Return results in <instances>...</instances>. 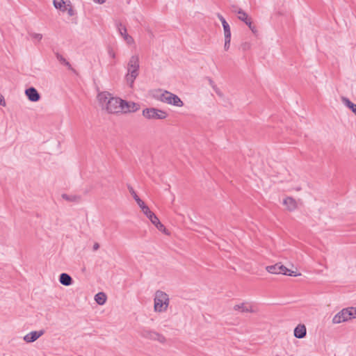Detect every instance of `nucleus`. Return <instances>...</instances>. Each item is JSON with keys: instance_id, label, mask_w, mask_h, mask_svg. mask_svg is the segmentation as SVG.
Masks as SVG:
<instances>
[{"instance_id": "2", "label": "nucleus", "mask_w": 356, "mask_h": 356, "mask_svg": "<svg viewBox=\"0 0 356 356\" xmlns=\"http://www.w3.org/2000/svg\"><path fill=\"white\" fill-rule=\"evenodd\" d=\"M152 97L163 103L177 107L184 106L181 99L177 95L167 90H155L152 92Z\"/></svg>"}, {"instance_id": "22", "label": "nucleus", "mask_w": 356, "mask_h": 356, "mask_svg": "<svg viewBox=\"0 0 356 356\" xmlns=\"http://www.w3.org/2000/svg\"><path fill=\"white\" fill-rule=\"evenodd\" d=\"M62 198L69 202H79L81 199L79 196L70 195L67 194H63Z\"/></svg>"}, {"instance_id": "40", "label": "nucleus", "mask_w": 356, "mask_h": 356, "mask_svg": "<svg viewBox=\"0 0 356 356\" xmlns=\"http://www.w3.org/2000/svg\"><path fill=\"white\" fill-rule=\"evenodd\" d=\"M95 3L102 4L106 2V0H92Z\"/></svg>"}, {"instance_id": "10", "label": "nucleus", "mask_w": 356, "mask_h": 356, "mask_svg": "<svg viewBox=\"0 0 356 356\" xmlns=\"http://www.w3.org/2000/svg\"><path fill=\"white\" fill-rule=\"evenodd\" d=\"M25 94L28 99L31 102H38L40 98V94L37 90L33 87L26 89L25 90Z\"/></svg>"}, {"instance_id": "20", "label": "nucleus", "mask_w": 356, "mask_h": 356, "mask_svg": "<svg viewBox=\"0 0 356 356\" xmlns=\"http://www.w3.org/2000/svg\"><path fill=\"white\" fill-rule=\"evenodd\" d=\"M343 103L348 108H350L356 115V104L353 103L351 101H350L346 97L342 98Z\"/></svg>"}, {"instance_id": "13", "label": "nucleus", "mask_w": 356, "mask_h": 356, "mask_svg": "<svg viewBox=\"0 0 356 356\" xmlns=\"http://www.w3.org/2000/svg\"><path fill=\"white\" fill-rule=\"evenodd\" d=\"M307 332L305 325L299 324L294 330V336L296 338L302 339L305 337Z\"/></svg>"}, {"instance_id": "16", "label": "nucleus", "mask_w": 356, "mask_h": 356, "mask_svg": "<svg viewBox=\"0 0 356 356\" xmlns=\"http://www.w3.org/2000/svg\"><path fill=\"white\" fill-rule=\"evenodd\" d=\"M67 2L70 3L68 0H54L53 3L56 8L65 11L67 7Z\"/></svg>"}, {"instance_id": "35", "label": "nucleus", "mask_w": 356, "mask_h": 356, "mask_svg": "<svg viewBox=\"0 0 356 356\" xmlns=\"http://www.w3.org/2000/svg\"><path fill=\"white\" fill-rule=\"evenodd\" d=\"M250 43L245 42L242 44V48L243 50H248L250 48Z\"/></svg>"}, {"instance_id": "6", "label": "nucleus", "mask_w": 356, "mask_h": 356, "mask_svg": "<svg viewBox=\"0 0 356 356\" xmlns=\"http://www.w3.org/2000/svg\"><path fill=\"white\" fill-rule=\"evenodd\" d=\"M139 334L141 337L152 340L156 341L162 344L166 342V338L161 334L157 332L154 330H151L147 327H143L139 331Z\"/></svg>"}, {"instance_id": "21", "label": "nucleus", "mask_w": 356, "mask_h": 356, "mask_svg": "<svg viewBox=\"0 0 356 356\" xmlns=\"http://www.w3.org/2000/svg\"><path fill=\"white\" fill-rule=\"evenodd\" d=\"M266 270L272 274H280V263L272 266H266Z\"/></svg>"}, {"instance_id": "31", "label": "nucleus", "mask_w": 356, "mask_h": 356, "mask_svg": "<svg viewBox=\"0 0 356 356\" xmlns=\"http://www.w3.org/2000/svg\"><path fill=\"white\" fill-rule=\"evenodd\" d=\"M217 17L219 19V20L221 22L222 25L227 24V22L226 21V19L223 17V16L222 15H220V13H218Z\"/></svg>"}, {"instance_id": "34", "label": "nucleus", "mask_w": 356, "mask_h": 356, "mask_svg": "<svg viewBox=\"0 0 356 356\" xmlns=\"http://www.w3.org/2000/svg\"><path fill=\"white\" fill-rule=\"evenodd\" d=\"M212 88L218 95L222 96V92L216 85H215Z\"/></svg>"}, {"instance_id": "12", "label": "nucleus", "mask_w": 356, "mask_h": 356, "mask_svg": "<svg viewBox=\"0 0 356 356\" xmlns=\"http://www.w3.org/2000/svg\"><path fill=\"white\" fill-rule=\"evenodd\" d=\"M232 12L237 15L238 19L245 23L250 19L248 14L244 10L236 6H232Z\"/></svg>"}, {"instance_id": "14", "label": "nucleus", "mask_w": 356, "mask_h": 356, "mask_svg": "<svg viewBox=\"0 0 356 356\" xmlns=\"http://www.w3.org/2000/svg\"><path fill=\"white\" fill-rule=\"evenodd\" d=\"M234 310L241 312H253L252 307L248 303H241L234 307Z\"/></svg>"}, {"instance_id": "36", "label": "nucleus", "mask_w": 356, "mask_h": 356, "mask_svg": "<svg viewBox=\"0 0 356 356\" xmlns=\"http://www.w3.org/2000/svg\"><path fill=\"white\" fill-rule=\"evenodd\" d=\"M0 105L3 106H6V102H5L4 97L1 94H0Z\"/></svg>"}, {"instance_id": "32", "label": "nucleus", "mask_w": 356, "mask_h": 356, "mask_svg": "<svg viewBox=\"0 0 356 356\" xmlns=\"http://www.w3.org/2000/svg\"><path fill=\"white\" fill-rule=\"evenodd\" d=\"M217 17L219 19V20L221 22L222 25L227 24V22L226 21V19L223 17V16L222 15H220V13H218Z\"/></svg>"}, {"instance_id": "15", "label": "nucleus", "mask_w": 356, "mask_h": 356, "mask_svg": "<svg viewBox=\"0 0 356 356\" xmlns=\"http://www.w3.org/2000/svg\"><path fill=\"white\" fill-rule=\"evenodd\" d=\"M279 272H280V274L289 275V276H293V277H297V276L300 275V273H298L296 271L289 270V268H287L286 266L281 264L280 263V271Z\"/></svg>"}, {"instance_id": "29", "label": "nucleus", "mask_w": 356, "mask_h": 356, "mask_svg": "<svg viewBox=\"0 0 356 356\" xmlns=\"http://www.w3.org/2000/svg\"><path fill=\"white\" fill-rule=\"evenodd\" d=\"M108 54L112 58H115L116 56L115 52L114 51V50L112 48H108Z\"/></svg>"}, {"instance_id": "11", "label": "nucleus", "mask_w": 356, "mask_h": 356, "mask_svg": "<svg viewBox=\"0 0 356 356\" xmlns=\"http://www.w3.org/2000/svg\"><path fill=\"white\" fill-rule=\"evenodd\" d=\"M283 204L289 211H293L298 208L297 202L291 197H286L285 199H284Z\"/></svg>"}, {"instance_id": "18", "label": "nucleus", "mask_w": 356, "mask_h": 356, "mask_svg": "<svg viewBox=\"0 0 356 356\" xmlns=\"http://www.w3.org/2000/svg\"><path fill=\"white\" fill-rule=\"evenodd\" d=\"M95 300L98 305H103L106 301V296L104 292H99L95 296Z\"/></svg>"}, {"instance_id": "3", "label": "nucleus", "mask_w": 356, "mask_h": 356, "mask_svg": "<svg viewBox=\"0 0 356 356\" xmlns=\"http://www.w3.org/2000/svg\"><path fill=\"white\" fill-rule=\"evenodd\" d=\"M140 60L138 55H133L130 57L127 64V72L125 79L129 87L132 88L134 81L139 74Z\"/></svg>"}, {"instance_id": "37", "label": "nucleus", "mask_w": 356, "mask_h": 356, "mask_svg": "<svg viewBox=\"0 0 356 356\" xmlns=\"http://www.w3.org/2000/svg\"><path fill=\"white\" fill-rule=\"evenodd\" d=\"M129 191H130V193H131V195L133 196V197H134V199L135 200H136V198L139 197L137 195L136 193L134 191V190L133 188H131V189L129 190Z\"/></svg>"}, {"instance_id": "24", "label": "nucleus", "mask_w": 356, "mask_h": 356, "mask_svg": "<svg viewBox=\"0 0 356 356\" xmlns=\"http://www.w3.org/2000/svg\"><path fill=\"white\" fill-rule=\"evenodd\" d=\"M29 36L34 42H40L42 39V35L38 33H30Z\"/></svg>"}, {"instance_id": "30", "label": "nucleus", "mask_w": 356, "mask_h": 356, "mask_svg": "<svg viewBox=\"0 0 356 356\" xmlns=\"http://www.w3.org/2000/svg\"><path fill=\"white\" fill-rule=\"evenodd\" d=\"M66 10H67V13L70 16H72L74 15V10L72 9V6H70V3L67 4V9Z\"/></svg>"}, {"instance_id": "27", "label": "nucleus", "mask_w": 356, "mask_h": 356, "mask_svg": "<svg viewBox=\"0 0 356 356\" xmlns=\"http://www.w3.org/2000/svg\"><path fill=\"white\" fill-rule=\"evenodd\" d=\"M245 24L248 26L249 29L252 31L253 33H257V26L252 23L251 19L249 21L246 22Z\"/></svg>"}, {"instance_id": "1", "label": "nucleus", "mask_w": 356, "mask_h": 356, "mask_svg": "<svg viewBox=\"0 0 356 356\" xmlns=\"http://www.w3.org/2000/svg\"><path fill=\"white\" fill-rule=\"evenodd\" d=\"M97 99L102 110L110 114L127 113L139 109L138 104L113 97L106 91L99 92Z\"/></svg>"}, {"instance_id": "26", "label": "nucleus", "mask_w": 356, "mask_h": 356, "mask_svg": "<svg viewBox=\"0 0 356 356\" xmlns=\"http://www.w3.org/2000/svg\"><path fill=\"white\" fill-rule=\"evenodd\" d=\"M222 27L225 37L231 36V30L229 24L227 23L226 24L222 25Z\"/></svg>"}, {"instance_id": "33", "label": "nucleus", "mask_w": 356, "mask_h": 356, "mask_svg": "<svg viewBox=\"0 0 356 356\" xmlns=\"http://www.w3.org/2000/svg\"><path fill=\"white\" fill-rule=\"evenodd\" d=\"M349 308H350V311L351 312L352 318H356V307H351Z\"/></svg>"}, {"instance_id": "5", "label": "nucleus", "mask_w": 356, "mask_h": 356, "mask_svg": "<svg viewBox=\"0 0 356 356\" xmlns=\"http://www.w3.org/2000/svg\"><path fill=\"white\" fill-rule=\"evenodd\" d=\"M142 115L148 120H164L168 117V113L161 109L156 108H146L142 111Z\"/></svg>"}, {"instance_id": "4", "label": "nucleus", "mask_w": 356, "mask_h": 356, "mask_svg": "<svg viewBox=\"0 0 356 356\" xmlns=\"http://www.w3.org/2000/svg\"><path fill=\"white\" fill-rule=\"evenodd\" d=\"M170 304L168 295L160 290L155 292L154 297V311L163 313L167 311Z\"/></svg>"}, {"instance_id": "23", "label": "nucleus", "mask_w": 356, "mask_h": 356, "mask_svg": "<svg viewBox=\"0 0 356 356\" xmlns=\"http://www.w3.org/2000/svg\"><path fill=\"white\" fill-rule=\"evenodd\" d=\"M159 231L165 233V234L168 235L169 233L165 229V226L160 222L159 219H158L155 223L153 224Z\"/></svg>"}, {"instance_id": "19", "label": "nucleus", "mask_w": 356, "mask_h": 356, "mask_svg": "<svg viewBox=\"0 0 356 356\" xmlns=\"http://www.w3.org/2000/svg\"><path fill=\"white\" fill-rule=\"evenodd\" d=\"M143 213L146 216V217L151 221L152 224L155 223V222L159 219L155 213L149 209V208L147 209Z\"/></svg>"}, {"instance_id": "8", "label": "nucleus", "mask_w": 356, "mask_h": 356, "mask_svg": "<svg viewBox=\"0 0 356 356\" xmlns=\"http://www.w3.org/2000/svg\"><path fill=\"white\" fill-rule=\"evenodd\" d=\"M353 318L350 308L343 309L341 311L338 312L332 318V323L334 324H339L343 322L348 321Z\"/></svg>"}, {"instance_id": "39", "label": "nucleus", "mask_w": 356, "mask_h": 356, "mask_svg": "<svg viewBox=\"0 0 356 356\" xmlns=\"http://www.w3.org/2000/svg\"><path fill=\"white\" fill-rule=\"evenodd\" d=\"M208 81H209V84L211 88H213L215 85H216L211 79H209Z\"/></svg>"}, {"instance_id": "7", "label": "nucleus", "mask_w": 356, "mask_h": 356, "mask_svg": "<svg viewBox=\"0 0 356 356\" xmlns=\"http://www.w3.org/2000/svg\"><path fill=\"white\" fill-rule=\"evenodd\" d=\"M115 26L120 35L123 38L127 45L135 44L134 39L127 33L126 26L120 22H115Z\"/></svg>"}, {"instance_id": "28", "label": "nucleus", "mask_w": 356, "mask_h": 356, "mask_svg": "<svg viewBox=\"0 0 356 356\" xmlns=\"http://www.w3.org/2000/svg\"><path fill=\"white\" fill-rule=\"evenodd\" d=\"M230 42H231V36L225 37V44H224L225 50L227 51L229 49V45H230Z\"/></svg>"}, {"instance_id": "9", "label": "nucleus", "mask_w": 356, "mask_h": 356, "mask_svg": "<svg viewBox=\"0 0 356 356\" xmlns=\"http://www.w3.org/2000/svg\"><path fill=\"white\" fill-rule=\"evenodd\" d=\"M44 334V330H37V331H31L29 333L26 334L24 337V340L26 343H32L38 339L40 337H42Z\"/></svg>"}, {"instance_id": "38", "label": "nucleus", "mask_w": 356, "mask_h": 356, "mask_svg": "<svg viewBox=\"0 0 356 356\" xmlns=\"http://www.w3.org/2000/svg\"><path fill=\"white\" fill-rule=\"evenodd\" d=\"M99 248V244L98 243H95L92 247V250L94 251H97Z\"/></svg>"}, {"instance_id": "17", "label": "nucleus", "mask_w": 356, "mask_h": 356, "mask_svg": "<svg viewBox=\"0 0 356 356\" xmlns=\"http://www.w3.org/2000/svg\"><path fill=\"white\" fill-rule=\"evenodd\" d=\"M59 282L64 286H70L72 284V277L67 273H61L59 277Z\"/></svg>"}, {"instance_id": "25", "label": "nucleus", "mask_w": 356, "mask_h": 356, "mask_svg": "<svg viewBox=\"0 0 356 356\" xmlns=\"http://www.w3.org/2000/svg\"><path fill=\"white\" fill-rule=\"evenodd\" d=\"M135 201L136 202L138 207L140 208L142 212L145 211L147 209L149 208L140 197L136 198Z\"/></svg>"}]
</instances>
